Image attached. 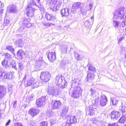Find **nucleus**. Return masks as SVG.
Listing matches in <instances>:
<instances>
[{
    "mask_svg": "<svg viewBox=\"0 0 126 126\" xmlns=\"http://www.w3.org/2000/svg\"><path fill=\"white\" fill-rule=\"evenodd\" d=\"M45 26H47V23H42Z\"/></svg>",
    "mask_w": 126,
    "mask_h": 126,
    "instance_id": "nucleus-62",
    "label": "nucleus"
},
{
    "mask_svg": "<svg viewBox=\"0 0 126 126\" xmlns=\"http://www.w3.org/2000/svg\"><path fill=\"white\" fill-rule=\"evenodd\" d=\"M85 25L86 27H89L90 26V24L89 20H87L85 22Z\"/></svg>",
    "mask_w": 126,
    "mask_h": 126,
    "instance_id": "nucleus-43",
    "label": "nucleus"
},
{
    "mask_svg": "<svg viewBox=\"0 0 126 126\" xmlns=\"http://www.w3.org/2000/svg\"><path fill=\"white\" fill-rule=\"evenodd\" d=\"M51 78V74L48 71L42 72L40 74V78L43 82H48Z\"/></svg>",
    "mask_w": 126,
    "mask_h": 126,
    "instance_id": "nucleus-3",
    "label": "nucleus"
},
{
    "mask_svg": "<svg viewBox=\"0 0 126 126\" xmlns=\"http://www.w3.org/2000/svg\"><path fill=\"white\" fill-rule=\"evenodd\" d=\"M4 22L5 24V25H7L9 24V20L6 19V20L4 19Z\"/></svg>",
    "mask_w": 126,
    "mask_h": 126,
    "instance_id": "nucleus-51",
    "label": "nucleus"
},
{
    "mask_svg": "<svg viewBox=\"0 0 126 126\" xmlns=\"http://www.w3.org/2000/svg\"><path fill=\"white\" fill-rule=\"evenodd\" d=\"M7 11L10 13H16L17 12L18 9L16 5L12 4L8 6Z\"/></svg>",
    "mask_w": 126,
    "mask_h": 126,
    "instance_id": "nucleus-9",
    "label": "nucleus"
},
{
    "mask_svg": "<svg viewBox=\"0 0 126 126\" xmlns=\"http://www.w3.org/2000/svg\"><path fill=\"white\" fill-rule=\"evenodd\" d=\"M6 74L3 72H0V79H5Z\"/></svg>",
    "mask_w": 126,
    "mask_h": 126,
    "instance_id": "nucleus-38",
    "label": "nucleus"
},
{
    "mask_svg": "<svg viewBox=\"0 0 126 126\" xmlns=\"http://www.w3.org/2000/svg\"><path fill=\"white\" fill-rule=\"evenodd\" d=\"M61 49L62 53L65 54L67 52V47L66 45H63L61 46Z\"/></svg>",
    "mask_w": 126,
    "mask_h": 126,
    "instance_id": "nucleus-26",
    "label": "nucleus"
},
{
    "mask_svg": "<svg viewBox=\"0 0 126 126\" xmlns=\"http://www.w3.org/2000/svg\"><path fill=\"white\" fill-rule=\"evenodd\" d=\"M61 14L63 16L67 17L69 15V9L68 8H64L62 10Z\"/></svg>",
    "mask_w": 126,
    "mask_h": 126,
    "instance_id": "nucleus-22",
    "label": "nucleus"
},
{
    "mask_svg": "<svg viewBox=\"0 0 126 126\" xmlns=\"http://www.w3.org/2000/svg\"><path fill=\"white\" fill-rule=\"evenodd\" d=\"M64 78L61 75H58L55 78V82L57 85H59L62 88H63L66 86L67 82Z\"/></svg>",
    "mask_w": 126,
    "mask_h": 126,
    "instance_id": "nucleus-2",
    "label": "nucleus"
},
{
    "mask_svg": "<svg viewBox=\"0 0 126 126\" xmlns=\"http://www.w3.org/2000/svg\"><path fill=\"white\" fill-rule=\"evenodd\" d=\"M10 64L12 65V67L13 68H14L16 70L17 69V68L16 66V63L15 61L13 60L12 61V62L10 63Z\"/></svg>",
    "mask_w": 126,
    "mask_h": 126,
    "instance_id": "nucleus-39",
    "label": "nucleus"
},
{
    "mask_svg": "<svg viewBox=\"0 0 126 126\" xmlns=\"http://www.w3.org/2000/svg\"><path fill=\"white\" fill-rule=\"evenodd\" d=\"M126 120V116L125 115H123L119 120L118 121L120 123H124Z\"/></svg>",
    "mask_w": 126,
    "mask_h": 126,
    "instance_id": "nucleus-35",
    "label": "nucleus"
},
{
    "mask_svg": "<svg viewBox=\"0 0 126 126\" xmlns=\"http://www.w3.org/2000/svg\"><path fill=\"white\" fill-rule=\"evenodd\" d=\"M47 123L46 122H42L40 123L39 126H47Z\"/></svg>",
    "mask_w": 126,
    "mask_h": 126,
    "instance_id": "nucleus-44",
    "label": "nucleus"
},
{
    "mask_svg": "<svg viewBox=\"0 0 126 126\" xmlns=\"http://www.w3.org/2000/svg\"><path fill=\"white\" fill-rule=\"evenodd\" d=\"M4 6V5L1 1L0 2V7H3Z\"/></svg>",
    "mask_w": 126,
    "mask_h": 126,
    "instance_id": "nucleus-59",
    "label": "nucleus"
},
{
    "mask_svg": "<svg viewBox=\"0 0 126 126\" xmlns=\"http://www.w3.org/2000/svg\"><path fill=\"white\" fill-rule=\"evenodd\" d=\"M68 110V108L67 107L65 106L63 107L62 110V113L61 115L62 116H64L66 115Z\"/></svg>",
    "mask_w": 126,
    "mask_h": 126,
    "instance_id": "nucleus-27",
    "label": "nucleus"
},
{
    "mask_svg": "<svg viewBox=\"0 0 126 126\" xmlns=\"http://www.w3.org/2000/svg\"><path fill=\"white\" fill-rule=\"evenodd\" d=\"M25 27L23 25L21 26V27H20V28L19 29V30L21 32L22 31L23 29H24Z\"/></svg>",
    "mask_w": 126,
    "mask_h": 126,
    "instance_id": "nucleus-50",
    "label": "nucleus"
},
{
    "mask_svg": "<svg viewBox=\"0 0 126 126\" xmlns=\"http://www.w3.org/2000/svg\"><path fill=\"white\" fill-rule=\"evenodd\" d=\"M14 73L13 72H8L6 73L5 79H12L14 78Z\"/></svg>",
    "mask_w": 126,
    "mask_h": 126,
    "instance_id": "nucleus-24",
    "label": "nucleus"
},
{
    "mask_svg": "<svg viewBox=\"0 0 126 126\" xmlns=\"http://www.w3.org/2000/svg\"><path fill=\"white\" fill-rule=\"evenodd\" d=\"M87 81L91 82L94 77V73H88L87 74Z\"/></svg>",
    "mask_w": 126,
    "mask_h": 126,
    "instance_id": "nucleus-21",
    "label": "nucleus"
},
{
    "mask_svg": "<svg viewBox=\"0 0 126 126\" xmlns=\"http://www.w3.org/2000/svg\"><path fill=\"white\" fill-rule=\"evenodd\" d=\"M124 7L123 6H121L118 9L116 10L114 14L113 19L118 20L117 21L113 20V26L116 28H118L120 22L119 21L123 20L126 18V13H124Z\"/></svg>",
    "mask_w": 126,
    "mask_h": 126,
    "instance_id": "nucleus-1",
    "label": "nucleus"
},
{
    "mask_svg": "<svg viewBox=\"0 0 126 126\" xmlns=\"http://www.w3.org/2000/svg\"><path fill=\"white\" fill-rule=\"evenodd\" d=\"M47 91L49 94L56 95L59 94V89L55 87L48 86Z\"/></svg>",
    "mask_w": 126,
    "mask_h": 126,
    "instance_id": "nucleus-4",
    "label": "nucleus"
},
{
    "mask_svg": "<svg viewBox=\"0 0 126 126\" xmlns=\"http://www.w3.org/2000/svg\"><path fill=\"white\" fill-rule=\"evenodd\" d=\"M68 120H67L66 123L65 124V126H71L72 124L70 122H68Z\"/></svg>",
    "mask_w": 126,
    "mask_h": 126,
    "instance_id": "nucleus-47",
    "label": "nucleus"
},
{
    "mask_svg": "<svg viewBox=\"0 0 126 126\" xmlns=\"http://www.w3.org/2000/svg\"><path fill=\"white\" fill-rule=\"evenodd\" d=\"M11 121V120L9 119L8 120V122L6 123L5 124V126H7L9 125Z\"/></svg>",
    "mask_w": 126,
    "mask_h": 126,
    "instance_id": "nucleus-58",
    "label": "nucleus"
},
{
    "mask_svg": "<svg viewBox=\"0 0 126 126\" xmlns=\"http://www.w3.org/2000/svg\"><path fill=\"white\" fill-rule=\"evenodd\" d=\"M80 11L81 13L82 14H85L87 13V10L82 6L80 8Z\"/></svg>",
    "mask_w": 126,
    "mask_h": 126,
    "instance_id": "nucleus-40",
    "label": "nucleus"
},
{
    "mask_svg": "<svg viewBox=\"0 0 126 126\" xmlns=\"http://www.w3.org/2000/svg\"><path fill=\"white\" fill-rule=\"evenodd\" d=\"M110 116L112 120H114L115 119L116 120L120 116V114L118 112L113 111L111 112Z\"/></svg>",
    "mask_w": 126,
    "mask_h": 126,
    "instance_id": "nucleus-15",
    "label": "nucleus"
},
{
    "mask_svg": "<svg viewBox=\"0 0 126 126\" xmlns=\"http://www.w3.org/2000/svg\"><path fill=\"white\" fill-rule=\"evenodd\" d=\"M119 100L118 97H117L111 98L110 101L113 105H116L118 104Z\"/></svg>",
    "mask_w": 126,
    "mask_h": 126,
    "instance_id": "nucleus-25",
    "label": "nucleus"
},
{
    "mask_svg": "<svg viewBox=\"0 0 126 126\" xmlns=\"http://www.w3.org/2000/svg\"><path fill=\"white\" fill-rule=\"evenodd\" d=\"M108 101L107 98L105 95H103L101 96L100 103L101 106H105L106 105Z\"/></svg>",
    "mask_w": 126,
    "mask_h": 126,
    "instance_id": "nucleus-13",
    "label": "nucleus"
},
{
    "mask_svg": "<svg viewBox=\"0 0 126 126\" xmlns=\"http://www.w3.org/2000/svg\"><path fill=\"white\" fill-rule=\"evenodd\" d=\"M89 7L90 10H91L92 8V4L91 3H90L89 5Z\"/></svg>",
    "mask_w": 126,
    "mask_h": 126,
    "instance_id": "nucleus-61",
    "label": "nucleus"
},
{
    "mask_svg": "<svg viewBox=\"0 0 126 126\" xmlns=\"http://www.w3.org/2000/svg\"><path fill=\"white\" fill-rule=\"evenodd\" d=\"M88 66H89L88 69L89 70L91 71L94 72H95V69L94 67L91 65H90L89 66V65H88Z\"/></svg>",
    "mask_w": 126,
    "mask_h": 126,
    "instance_id": "nucleus-41",
    "label": "nucleus"
},
{
    "mask_svg": "<svg viewBox=\"0 0 126 126\" xmlns=\"http://www.w3.org/2000/svg\"><path fill=\"white\" fill-rule=\"evenodd\" d=\"M45 18L47 20L50 21H53L56 19V18L54 16L49 14L48 13L46 14Z\"/></svg>",
    "mask_w": 126,
    "mask_h": 126,
    "instance_id": "nucleus-18",
    "label": "nucleus"
},
{
    "mask_svg": "<svg viewBox=\"0 0 126 126\" xmlns=\"http://www.w3.org/2000/svg\"><path fill=\"white\" fill-rule=\"evenodd\" d=\"M90 92L91 93V95L93 96L95 93V91L92 89L91 88Z\"/></svg>",
    "mask_w": 126,
    "mask_h": 126,
    "instance_id": "nucleus-53",
    "label": "nucleus"
},
{
    "mask_svg": "<svg viewBox=\"0 0 126 126\" xmlns=\"http://www.w3.org/2000/svg\"><path fill=\"white\" fill-rule=\"evenodd\" d=\"M82 91L80 87L73 89L72 91V96L74 98H78L82 94Z\"/></svg>",
    "mask_w": 126,
    "mask_h": 126,
    "instance_id": "nucleus-6",
    "label": "nucleus"
},
{
    "mask_svg": "<svg viewBox=\"0 0 126 126\" xmlns=\"http://www.w3.org/2000/svg\"><path fill=\"white\" fill-rule=\"evenodd\" d=\"M47 57L50 62H52L54 61L56 58V54L55 52H49Z\"/></svg>",
    "mask_w": 126,
    "mask_h": 126,
    "instance_id": "nucleus-14",
    "label": "nucleus"
},
{
    "mask_svg": "<svg viewBox=\"0 0 126 126\" xmlns=\"http://www.w3.org/2000/svg\"><path fill=\"white\" fill-rule=\"evenodd\" d=\"M68 63V62L67 60H62L61 61L60 65L61 67L63 66Z\"/></svg>",
    "mask_w": 126,
    "mask_h": 126,
    "instance_id": "nucleus-37",
    "label": "nucleus"
},
{
    "mask_svg": "<svg viewBox=\"0 0 126 126\" xmlns=\"http://www.w3.org/2000/svg\"><path fill=\"white\" fill-rule=\"evenodd\" d=\"M25 55L24 52L21 50H19L17 52V56L20 59H21Z\"/></svg>",
    "mask_w": 126,
    "mask_h": 126,
    "instance_id": "nucleus-30",
    "label": "nucleus"
},
{
    "mask_svg": "<svg viewBox=\"0 0 126 126\" xmlns=\"http://www.w3.org/2000/svg\"><path fill=\"white\" fill-rule=\"evenodd\" d=\"M39 84L38 82L37 81L35 80H33L32 84L31 87L32 88L38 87Z\"/></svg>",
    "mask_w": 126,
    "mask_h": 126,
    "instance_id": "nucleus-31",
    "label": "nucleus"
},
{
    "mask_svg": "<svg viewBox=\"0 0 126 126\" xmlns=\"http://www.w3.org/2000/svg\"><path fill=\"white\" fill-rule=\"evenodd\" d=\"M6 94V88L3 85H0V99H2Z\"/></svg>",
    "mask_w": 126,
    "mask_h": 126,
    "instance_id": "nucleus-10",
    "label": "nucleus"
},
{
    "mask_svg": "<svg viewBox=\"0 0 126 126\" xmlns=\"http://www.w3.org/2000/svg\"><path fill=\"white\" fill-rule=\"evenodd\" d=\"M93 101L95 102L94 104L93 103V105L92 106H90V114L91 115H93L94 113V111L96 110V106L95 105L96 104L95 101V100H93Z\"/></svg>",
    "mask_w": 126,
    "mask_h": 126,
    "instance_id": "nucleus-16",
    "label": "nucleus"
},
{
    "mask_svg": "<svg viewBox=\"0 0 126 126\" xmlns=\"http://www.w3.org/2000/svg\"><path fill=\"white\" fill-rule=\"evenodd\" d=\"M33 80L32 79L29 75H25L22 81L24 82V85L25 87H27L30 86H32Z\"/></svg>",
    "mask_w": 126,
    "mask_h": 126,
    "instance_id": "nucleus-5",
    "label": "nucleus"
},
{
    "mask_svg": "<svg viewBox=\"0 0 126 126\" xmlns=\"http://www.w3.org/2000/svg\"><path fill=\"white\" fill-rule=\"evenodd\" d=\"M18 44L19 46H22V41L21 39H19L18 40Z\"/></svg>",
    "mask_w": 126,
    "mask_h": 126,
    "instance_id": "nucleus-48",
    "label": "nucleus"
},
{
    "mask_svg": "<svg viewBox=\"0 0 126 126\" xmlns=\"http://www.w3.org/2000/svg\"><path fill=\"white\" fill-rule=\"evenodd\" d=\"M13 102V107L14 108H15L16 105L17 101H16L15 100V101H14Z\"/></svg>",
    "mask_w": 126,
    "mask_h": 126,
    "instance_id": "nucleus-56",
    "label": "nucleus"
},
{
    "mask_svg": "<svg viewBox=\"0 0 126 126\" xmlns=\"http://www.w3.org/2000/svg\"><path fill=\"white\" fill-rule=\"evenodd\" d=\"M44 64V68L46 65V64L43 61H37L35 63L34 66V68L36 69V71L40 69V68L41 67L43 66V64Z\"/></svg>",
    "mask_w": 126,
    "mask_h": 126,
    "instance_id": "nucleus-11",
    "label": "nucleus"
},
{
    "mask_svg": "<svg viewBox=\"0 0 126 126\" xmlns=\"http://www.w3.org/2000/svg\"><path fill=\"white\" fill-rule=\"evenodd\" d=\"M31 5H29L26 9L25 11L27 16L32 17L33 15V12L35 9L33 8Z\"/></svg>",
    "mask_w": 126,
    "mask_h": 126,
    "instance_id": "nucleus-7",
    "label": "nucleus"
},
{
    "mask_svg": "<svg viewBox=\"0 0 126 126\" xmlns=\"http://www.w3.org/2000/svg\"><path fill=\"white\" fill-rule=\"evenodd\" d=\"M4 9L1 8H0V15H1L3 13Z\"/></svg>",
    "mask_w": 126,
    "mask_h": 126,
    "instance_id": "nucleus-57",
    "label": "nucleus"
},
{
    "mask_svg": "<svg viewBox=\"0 0 126 126\" xmlns=\"http://www.w3.org/2000/svg\"><path fill=\"white\" fill-rule=\"evenodd\" d=\"M51 105V107L53 109H57L61 105V103L60 101L55 100L52 101Z\"/></svg>",
    "mask_w": 126,
    "mask_h": 126,
    "instance_id": "nucleus-12",
    "label": "nucleus"
},
{
    "mask_svg": "<svg viewBox=\"0 0 126 126\" xmlns=\"http://www.w3.org/2000/svg\"><path fill=\"white\" fill-rule=\"evenodd\" d=\"M124 38L123 37L120 38L119 39H118V43H120L121 41L122 40H123Z\"/></svg>",
    "mask_w": 126,
    "mask_h": 126,
    "instance_id": "nucleus-55",
    "label": "nucleus"
},
{
    "mask_svg": "<svg viewBox=\"0 0 126 126\" xmlns=\"http://www.w3.org/2000/svg\"><path fill=\"white\" fill-rule=\"evenodd\" d=\"M62 2V0H58L55 6L53 8V11L58 10L61 6Z\"/></svg>",
    "mask_w": 126,
    "mask_h": 126,
    "instance_id": "nucleus-19",
    "label": "nucleus"
},
{
    "mask_svg": "<svg viewBox=\"0 0 126 126\" xmlns=\"http://www.w3.org/2000/svg\"><path fill=\"white\" fill-rule=\"evenodd\" d=\"M92 121L93 123L94 124H96L98 122L96 119L95 118H93L92 120Z\"/></svg>",
    "mask_w": 126,
    "mask_h": 126,
    "instance_id": "nucleus-46",
    "label": "nucleus"
},
{
    "mask_svg": "<svg viewBox=\"0 0 126 126\" xmlns=\"http://www.w3.org/2000/svg\"><path fill=\"white\" fill-rule=\"evenodd\" d=\"M4 57V60L8 61H9L12 59V56L8 53H7L3 55Z\"/></svg>",
    "mask_w": 126,
    "mask_h": 126,
    "instance_id": "nucleus-29",
    "label": "nucleus"
},
{
    "mask_svg": "<svg viewBox=\"0 0 126 126\" xmlns=\"http://www.w3.org/2000/svg\"><path fill=\"white\" fill-rule=\"evenodd\" d=\"M79 79H76L73 81V83L71 84V87L73 89L75 88H77L78 86L79 83Z\"/></svg>",
    "mask_w": 126,
    "mask_h": 126,
    "instance_id": "nucleus-20",
    "label": "nucleus"
},
{
    "mask_svg": "<svg viewBox=\"0 0 126 126\" xmlns=\"http://www.w3.org/2000/svg\"><path fill=\"white\" fill-rule=\"evenodd\" d=\"M94 16H92L91 17V19H93V20H94Z\"/></svg>",
    "mask_w": 126,
    "mask_h": 126,
    "instance_id": "nucleus-64",
    "label": "nucleus"
},
{
    "mask_svg": "<svg viewBox=\"0 0 126 126\" xmlns=\"http://www.w3.org/2000/svg\"><path fill=\"white\" fill-rule=\"evenodd\" d=\"M74 56L75 59L77 60H81L82 58V56L76 53H75Z\"/></svg>",
    "mask_w": 126,
    "mask_h": 126,
    "instance_id": "nucleus-36",
    "label": "nucleus"
},
{
    "mask_svg": "<svg viewBox=\"0 0 126 126\" xmlns=\"http://www.w3.org/2000/svg\"><path fill=\"white\" fill-rule=\"evenodd\" d=\"M38 111L37 110L32 109L30 110L29 113L33 117L37 115L38 113Z\"/></svg>",
    "mask_w": 126,
    "mask_h": 126,
    "instance_id": "nucleus-23",
    "label": "nucleus"
},
{
    "mask_svg": "<svg viewBox=\"0 0 126 126\" xmlns=\"http://www.w3.org/2000/svg\"><path fill=\"white\" fill-rule=\"evenodd\" d=\"M23 25L25 26V27L29 28L31 26V23H30L27 20H25L23 23Z\"/></svg>",
    "mask_w": 126,
    "mask_h": 126,
    "instance_id": "nucleus-32",
    "label": "nucleus"
},
{
    "mask_svg": "<svg viewBox=\"0 0 126 126\" xmlns=\"http://www.w3.org/2000/svg\"><path fill=\"white\" fill-rule=\"evenodd\" d=\"M1 63L3 65L7 66L8 65V61L4 60Z\"/></svg>",
    "mask_w": 126,
    "mask_h": 126,
    "instance_id": "nucleus-42",
    "label": "nucleus"
},
{
    "mask_svg": "<svg viewBox=\"0 0 126 126\" xmlns=\"http://www.w3.org/2000/svg\"><path fill=\"white\" fill-rule=\"evenodd\" d=\"M9 86V88L8 89V92L9 93H11V92H12V86L11 85H10L8 86Z\"/></svg>",
    "mask_w": 126,
    "mask_h": 126,
    "instance_id": "nucleus-49",
    "label": "nucleus"
},
{
    "mask_svg": "<svg viewBox=\"0 0 126 126\" xmlns=\"http://www.w3.org/2000/svg\"><path fill=\"white\" fill-rule=\"evenodd\" d=\"M18 69L20 71H21L23 69V64L22 62H18Z\"/></svg>",
    "mask_w": 126,
    "mask_h": 126,
    "instance_id": "nucleus-34",
    "label": "nucleus"
},
{
    "mask_svg": "<svg viewBox=\"0 0 126 126\" xmlns=\"http://www.w3.org/2000/svg\"><path fill=\"white\" fill-rule=\"evenodd\" d=\"M46 97L45 96L41 97L36 100V103L38 107H42L45 105Z\"/></svg>",
    "mask_w": 126,
    "mask_h": 126,
    "instance_id": "nucleus-8",
    "label": "nucleus"
},
{
    "mask_svg": "<svg viewBox=\"0 0 126 126\" xmlns=\"http://www.w3.org/2000/svg\"><path fill=\"white\" fill-rule=\"evenodd\" d=\"M83 4L81 3L80 2H76L74 3L73 5V7L75 9H79V8H80L82 6Z\"/></svg>",
    "mask_w": 126,
    "mask_h": 126,
    "instance_id": "nucleus-28",
    "label": "nucleus"
},
{
    "mask_svg": "<svg viewBox=\"0 0 126 126\" xmlns=\"http://www.w3.org/2000/svg\"><path fill=\"white\" fill-rule=\"evenodd\" d=\"M108 126H119L117 123H114L112 124H109Z\"/></svg>",
    "mask_w": 126,
    "mask_h": 126,
    "instance_id": "nucleus-45",
    "label": "nucleus"
},
{
    "mask_svg": "<svg viewBox=\"0 0 126 126\" xmlns=\"http://www.w3.org/2000/svg\"><path fill=\"white\" fill-rule=\"evenodd\" d=\"M51 25H53V24H51L50 23H47V26H51Z\"/></svg>",
    "mask_w": 126,
    "mask_h": 126,
    "instance_id": "nucleus-60",
    "label": "nucleus"
},
{
    "mask_svg": "<svg viewBox=\"0 0 126 126\" xmlns=\"http://www.w3.org/2000/svg\"><path fill=\"white\" fill-rule=\"evenodd\" d=\"M65 123H63L61 125V126H65Z\"/></svg>",
    "mask_w": 126,
    "mask_h": 126,
    "instance_id": "nucleus-63",
    "label": "nucleus"
},
{
    "mask_svg": "<svg viewBox=\"0 0 126 126\" xmlns=\"http://www.w3.org/2000/svg\"><path fill=\"white\" fill-rule=\"evenodd\" d=\"M57 0H51V2L55 5Z\"/></svg>",
    "mask_w": 126,
    "mask_h": 126,
    "instance_id": "nucleus-54",
    "label": "nucleus"
},
{
    "mask_svg": "<svg viewBox=\"0 0 126 126\" xmlns=\"http://www.w3.org/2000/svg\"><path fill=\"white\" fill-rule=\"evenodd\" d=\"M6 49L8 50L13 54H14L15 49L12 46H8L6 47Z\"/></svg>",
    "mask_w": 126,
    "mask_h": 126,
    "instance_id": "nucleus-33",
    "label": "nucleus"
},
{
    "mask_svg": "<svg viewBox=\"0 0 126 126\" xmlns=\"http://www.w3.org/2000/svg\"><path fill=\"white\" fill-rule=\"evenodd\" d=\"M13 126H22V125L18 123H15Z\"/></svg>",
    "mask_w": 126,
    "mask_h": 126,
    "instance_id": "nucleus-52",
    "label": "nucleus"
},
{
    "mask_svg": "<svg viewBox=\"0 0 126 126\" xmlns=\"http://www.w3.org/2000/svg\"><path fill=\"white\" fill-rule=\"evenodd\" d=\"M67 118H68V122H70L72 124H75L77 122V118L75 116H67Z\"/></svg>",
    "mask_w": 126,
    "mask_h": 126,
    "instance_id": "nucleus-17",
    "label": "nucleus"
}]
</instances>
